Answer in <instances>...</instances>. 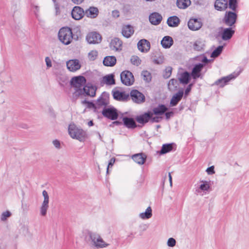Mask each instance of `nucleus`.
Masks as SVG:
<instances>
[{
	"label": "nucleus",
	"instance_id": "obj_1",
	"mask_svg": "<svg viewBox=\"0 0 249 249\" xmlns=\"http://www.w3.org/2000/svg\"><path fill=\"white\" fill-rule=\"evenodd\" d=\"M85 238H89L91 246L96 249H103L109 246V244L106 242L101 235L95 232H92L89 230H85L83 231Z\"/></svg>",
	"mask_w": 249,
	"mask_h": 249
},
{
	"label": "nucleus",
	"instance_id": "obj_2",
	"mask_svg": "<svg viewBox=\"0 0 249 249\" xmlns=\"http://www.w3.org/2000/svg\"><path fill=\"white\" fill-rule=\"evenodd\" d=\"M68 133L72 139L77 140L81 142H84L87 138L86 132L73 123L69 125Z\"/></svg>",
	"mask_w": 249,
	"mask_h": 249
},
{
	"label": "nucleus",
	"instance_id": "obj_3",
	"mask_svg": "<svg viewBox=\"0 0 249 249\" xmlns=\"http://www.w3.org/2000/svg\"><path fill=\"white\" fill-rule=\"evenodd\" d=\"M59 40L65 45H68L71 42L73 36L71 29L69 27L62 28L58 33Z\"/></svg>",
	"mask_w": 249,
	"mask_h": 249
},
{
	"label": "nucleus",
	"instance_id": "obj_4",
	"mask_svg": "<svg viewBox=\"0 0 249 249\" xmlns=\"http://www.w3.org/2000/svg\"><path fill=\"white\" fill-rule=\"evenodd\" d=\"M162 119L161 117L153 116V113L151 111L144 113L143 114L138 116L136 120L140 124H144L151 121L152 122H159Z\"/></svg>",
	"mask_w": 249,
	"mask_h": 249
},
{
	"label": "nucleus",
	"instance_id": "obj_5",
	"mask_svg": "<svg viewBox=\"0 0 249 249\" xmlns=\"http://www.w3.org/2000/svg\"><path fill=\"white\" fill-rule=\"evenodd\" d=\"M86 83V79L82 76L73 77L71 81V84L75 90V93L81 94L83 93V87Z\"/></svg>",
	"mask_w": 249,
	"mask_h": 249
},
{
	"label": "nucleus",
	"instance_id": "obj_6",
	"mask_svg": "<svg viewBox=\"0 0 249 249\" xmlns=\"http://www.w3.org/2000/svg\"><path fill=\"white\" fill-rule=\"evenodd\" d=\"M211 188L210 180L201 179L199 181L196 187V192L201 195H204L208 194Z\"/></svg>",
	"mask_w": 249,
	"mask_h": 249
},
{
	"label": "nucleus",
	"instance_id": "obj_7",
	"mask_svg": "<svg viewBox=\"0 0 249 249\" xmlns=\"http://www.w3.org/2000/svg\"><path fill=\"white\" fill-rule=\"evenodd\" d=\"M43 200L39 208L40 214L45 216L49 208V196L47 192L44 190L42 192Z\"/></svg>",
	"mask_w": 249,
	"mask_h": 249
},
{
	"label": "nucleus",
	"instance_id": "obj_8",
	"mask_svg": "<svg viewBox=\"0 0 249 249\" xmlns=\"http://www.w3.org/2000/svg\"><path fill=\"white\" fill-rule=\"evenodd\" d=\"M122 83L126 86H131L134 82V78L132 73L128 71H123L120 75Z\"/></svg>",
	"mask_w": 249,
	"mask_h": 249
},
{
	"label": "nucleus",
	"instance_id": "obj_9",
	"mask_svg": "<svg viewBox=\"0 0 249 249\" xmlns=\"http://www.w3.org/2000/svg\"><path fill=\"white\" fill-rule=\"evenodd\" d=\"M239 74V72H233L227 76L223 77L216 81L214 85L219 86L220 87H223L231 80L235 79Z\"/></svg>",
	"mask_w": 249,
	"mask_h": 249
},
{
	"label": "nucleus",
	"instance_id": "obj_10",
	"mask_svg": "<svg viewBox=\"0 0 249 249\" xmlns=\"http://www.w3.org/2000/svg\"><path fill=\"white\" fill-rule=\"evenodd\" d=\"M237 19V15L233 12H226L224 17V23L229 26H231L236 22Z\"/></svg>",
	"mask_w": 249,
	"mask_h": 249
},
{
	"label": "nucleus",
	"instance_id": "obj_11",
	"mask_svg": "<svg viewBox=\"0 0 249 249\" xmlns=\"http://www.w3.org/2000/svg\"><path fill=\"white\" fill-rule=\"evenodd\" d=\"M101 35L95 32L89 33L86 36V40L89 44H98L101 41Z\"/></svg>",
	"mask_w": 249,
	"mask_h": 249
},
{
	"label": "nucleus",
	"instance_id": "obj_12",
	"mask_svg": "<svg viewBox=\"0 0 249 249\" xmlns=\"http://www.w3.org/2000/svg\"><path fill=\"white\" fill-rule=\"evenodd\" d=\"M67 69L71 71L75 72L81 67L79 60L75 59L70 60L66 63Z\"/></svg>",
	"mask_w": 249,
	"mask_h": 249
},
{
	"label": "nucleus",
	"instance_id": "obj_13",
	"mask_svg": "<svg viewBox=\"0 0 249 249\" xmlns=\"http://www.w3.org/2000/svg\"><path fill=\"white\" fill-rule=\"evenodd\" d=\"M130 96L133 102L140 104L144 101L145 97L143 94L137 90H133L130 92Z\"/></svg>",
	"mask_w": 249,
	"mask_h": 249
},
{
	"label": "nucleus",
	"instance_id": "obj_14",
	"mask_svg": "<svg viewBox=\"0 0 249 249\" xmlns=\"http://www.w3.org/2000/svg\"><path fill=\"white\" fill-rule=\"evenodd\" d=\"M84 11L83 9L79 6H74L71 12L72 18L75 20H80L84 16Z\"/></svg>",
	"mask_w": 249,
	"mask_h": 249
},
{
	"label": "nucleus",
	"instance_id": "obj_15",
	"mask_svg": "<svg viewBox=\"0 0 249 249\" xmlns=\"http://www.w3.org/2000/svg\"><path fill=\"white\" fill-rule=\"evenodd\" d=\"M202 23L200 19L191 18L188 22L189 28L192 31H197L202 26Z\"/></svg>",
	"mask_w": 249,
	"mask_h": 249
},
{
	"label": "nucleus",
	"instance_id": "obj_16",
	"mask_svg": "<svg viewBox=\"0 0 249 249\" xmlns=\"http://www.w3.org/2000/svg\"><path fill=\"white\" fill-rule=\"evenodd\" d=\"M137 46L139 50L141 52L147 53L150 49V43L147 40L142 39L138 42Z\"/></svg>",
	"mask_w": 249,
	"mask_h": 249
},
{
	"label": "nucleus",
	"instance_id": "obj_17",
	"mask_svg": "<svg viewBox=\"0 0 249 249\" xmlns=\"http://www.w3.org/2000/svg\"><path fill=\"white\" fill-rule=\"evenodd\" d=\"M102 113L103 115L111 120H115L118 117V113L114 108H107L104 109Z\"/></svg>",
	"mask_w": 249,
	"mask_h": 249
},
{
	"label": "nucleus",
	"instance_id": "obj_18",
	"mask_svg": "<svg viewBox=\"0 0 249 249\" xmlns=\"http://www.w3.org/2000/svg\"><path fill=\"white\" fill-rule=\"evenodd\" d=\"M146 158L147 156L143 153L136 154L132 156V159L133 160L139 165L143 164L146 161Z\"/></svg>",
	"mask_w": 249,
	"mask_h": 249
},
{
	"label": "nucleus",
	"instance_id": "obj_19",
	"mask_svg": "<svg viewBox=\"0 0 249 249\" xmlns=\"http://www.w3.org/2000/svg\"><path fill=\"white\" fill-rule=\"evenodd\" d=\"M110 48L116 51H120L122 48V42L118 38L112 39L110 43Z\"/></svg>",
	"mask_w": 249,
	"mask_h": 249
},
{
	"label": "nucleus",
	"instance_id": "obj_20",
	"mask_svg": "<svg viewBox=\"0 0 249 249\" xmlns=\"http://www.w3.org/2000/svg\"><path fill=\"white\" fill-rule=\"evenodd\" d=\"M235 31L231 28H224L221 33V37L224 40H227L231 38Z\"/></svg>",
	"mask_w": 249,
	"mask_h": 249
},
{
	"label": "nucleus",
	"instance_id": "obj_21",
	"mask_svg": "<svg viewBox=\"0 0 249 249\" xmlns=\"http://www.w3.org/2000/svg\"><path fill=\"white\" fill-rule=\"evenodd\" d=\"M113 96L114 99L120 101H125L129 97L128 93L124 91L116 90L113 92Z\"/></svg>",
	"mask_w": 249,
	"mask_h": 249
},
{
	"label": "nucleus",
	"instance_id": "obj_22",
	"mask_svg": "<svg viewBox=\"0 0 249 249\" xmlns=\"http://www.w3.org/2000/svg\"><path fill=\"white\" fill-rule=\"evenodd\" d=\"M134 32V28L129 25H124L122 28V34L126 38L130 37Z\"/></svg>",
	"mask_w": 249,
	"mask_h": 249
},
{
	"label": "nucleus",
	"instance_id": "obj_23",
	"mask_svg": "<svg viewBox=\"0 0 249 249\" xmlns=\"http://www.w3.org/2000/svg\"><path fill=\"white\" fill-rule=\"evenodd\" d=\"M83 92L87 95L93 97L95 95L96 88L90 84H87L83 88Z\"/></svg>",
	"mask_w": 249,
	"mask_h": 249
},
{
	"label": "nucleus",
	"instance_id": "obj_24",
	"mask_svg": "<svg viewBox=\"0 0 249 249\" xmlns=\"http://www.w3.org/2000/svg\"><path fill=\"white\" fill-rule=\"evenodd\" d=\"M183 95V91L182 90H179L177 93L175 94L172 97L170 105L171 107L176 106L179 101L181 99Z\"/></svg>",
	"mask_w": 249,
	"mask_h": 249
},
{
	"label": "nucleus",
	"instance_id": "obj_25",
	"mask_svg": "<svg viewBox=\"0 0 249 249\" xmlns=\"http://www.w3.org/2000/svg\"><path fill=\"white\" fill-rule=\"evenodd\" d=\"M161 16L158 13H153L149 16V21L153 25L159 24L162 20Z\"/></svg>",
	"mask_w": 249,
	"mask_h": 249
},
{
	"label": "nucleus",
	"instance_id": "obj_26",
	"mask_svg": "<svg viewBox=\"0 0 249 249\" xmlns=\"http://www.w3.org/2000/svg\"><path fill=\"white\" fill-rule=\"evenodd\" d=\"M167 110L168 108L164 105H160L154 107L152 112L153 113V115H155V116L160 117V116L163 114Z\"/></svg>",
	"mask_w": 249,
	"mask_h": 249
},
{
	"label": "nucleus",
	"instance_id": "obj_27",
	"mask_svg": "<svg viewBox=\"0 0 249 249\" xmlns=\"http://www.w3.org/2000/svg\"><path fill=\"white\" fill-rule=\"evenodd\" d=\"M85 13L87 17L93 18L98 16L99 11L96 7H90L86 11Z\"/></svg>",
	"mask_w": 249,
	"mask_h": 249
},
{
	"label": "nucleus",
	"instance_id": "obj_28",
	"mask_svg": "<svg viewBox=\"0 0 249 249\" xmlns=\"http://www.w3.org/2000/svg\"><path fill=\"white\" fill-rule=\"evenodd\" d=\"M190 79V74L187 71L180 73L178 76V80L180 83L184 85L187 84Z\"/></svg>",
	"mask_w": 249,
	"mask_h": 249
},
{
	"label": "nucleus",
	"instance_id": "obj_29",
	"mask_svg": "<svg viewBox=\"0 0 249 249\" xmlns=\"http://www.w3.org/2000/svg\"><path fill=\"white\" fill-rule=\"evenodd\" d=\"M116 63V58L114 56H107L104 58L103 64L106 66L112 67Z\"/></svg>",
	"mask_w": 249,
	"mask_h": 249
},
{
	"label": "nucleus",
	"instance_id": "obj_30",
	"mask_svg": "<svg viewBox=\"0 0 249 249\" xmlns=\"http://www.w3.org/2000/svg\"><path fill=\"white\" fill-rule=\"evenodd\" d=\"M173 44V40L171 36H165L161 41V44L164 48H169Z\"/></svg>",
	"mask_w": 249,
	"mask_h": 249
},
{
	"label": "nucleus",
	"instance_id": "obj_31",
	"mask_svg": "<svg viewBox=\"0 0 249 249\" xmlns=\"http://www.w3.org/2000/svg\"><path fill=\"white\" fill-rule=\"evenodd\" d=\"M204 67L202 64L196 65L193 68L192 72V76L194 79H196L200 76V72Z\"/></svg>",
	"mask_w": 249,
	"mask_h": 249
},
{
	"label": "nucleus",
	"instance_id": "obj_32",
	"mask_svg": "<svg viewBox=\"0 0 249 249\" xmlns=\"http://www.w3.org/2000/svg\"><path fill=\"white\" fill-rule=\"evenodd\" d=\"M124 125L129 128H134L136 127V124L133 118L124 117L123 118Z\"/></svg>",
	"mask_w": 249,
	"mask_h": 249
},
{
	"label": "nucleus",
	"instance_id": "obj_33",
	"mask_svg": "<svg viewBox=\"0 0 249 249\" xmlns=\"http://www.w3.org/2000/svg\"><path fill=\"white\" fill-rule=\"evenodd\" d=\"M228 5V1L227 0H216L215 2L214 6L215 9L218 10H225Z\"/></svg>",
	"mask_w": 249,
	"mask_h": 249
},
{
	"label": "nucleus",
	"instance_id": "obj_34",
	"mask_svg": "<svg viewBox=\"0 0 249 249\" xmlns=\"http://www.w3.org/2000/svg\"><path fill=\"white\" fill-rule=\"evenodd\" d=\"M180 22L179 19L177 16L169 17L167 21V24L170 27H177Z\"/></svg>",
	"mask_w": 249,
	"mask_h": 249
},
{
	"label": "nucleus",
	"instance_id": "obj_35",
	"mask_svg": "<svg viewBox=\"0 0 249 249\" xmlns=\"http://www.w3.org/2000/svg\"><path fill=\"white\" fill-rule=\"evenodd\" d=\"M194 49L198 51H201L204 49L205 47V41L202 39L196 40L194 43Z\"/></svg>",
	"mask_w": 249,
	"mask_h": 249
},
{
	"label": "nucleus",
	"instance_id": "obj_36",
	"mask_svg": "<svg viewBox=\"0 0 249 249\" xmlns=\"http://www.w3.org/2000/svg\"><path fill=\"white\" fill-rule=\"evenodd\" d=\"M152 216V211L150 207H148L145 210V212L140 213L139 215L140 218L142 219H148L150 218Z\"/></svg>",
	"mask_w": 249,
	"mask_h": 249
},
{
	"label": "nucleus",
	"instance_id": "obj_37",
	"mask_svg": "<svg viewBox=\"0 0 249 249\" xmlns=\"http://www.w3.org/2000/svg\"><path fill=\"white\" fill-rule=\"evenodd\" d=\"M190 0H177V6L180 9H186L191 4Z\"/></svg>",
	"mask_w": 249,
	"mask_h": 249
},
{
	"label": "nucleus",
	"instance_id": "obj_38",
	"mask_svg": "<svg viewBox=\"0 0 249 249\" xmlns=\"http://www.w3.org/2000/svg\"><path fill=\"white\" fill-rule=\"evenodd\" d=\"M108 103V100L107 97L102 95L97 101L96 105L99 107H104L107 105Z\"/></svg>",
	"mask_w": 249,
	"mask_h": 249
},
{
	"label": "nucleus",
	"instance_id": "obj_39",
	"mask_svg": "<svg viewBox=\"0 0 249 249\" xmlns=\"http://www.w3.org/2000/svg\"><path fill=\"white\" fill-rule=\"evenodd\" d=\"M103 81L107 85H113L115 84V80L113 74H109L104 76Z\"/></svg>",
	"mask_w": 249,
	"mask_h": 249
},
{
	"label": "nucleus",
	"instance_id": "obj_40",
	"mask_svg": "<svg viewBox=\"0 0 249 249\" xmlns=\"http://www.w3.org/2000/svg\"><path fill=\"white\" fill-rule=\"evenodd\" d=\"M173 148L172 145L171 144H163L162 146L161 149L160 151V154H164L167 153L172 150Z\"/></svg>",
	"mask_w": 249,
	"mask_h": 249
},
{
	"label": "nucleus",
	"instance_id": "obj_41",
	"mask_svg": "<svg viewBox=\"0 0 249 249\" xmlns=\"http://www.w3.org/2000/svg\"><path fill=\"white\" fill-rule=\"evenodd\" d=\"M178 85V81L174 79H171L168 83V88L170 90H175Z\"/></svg>",
	"mask_w": 249,
	"mask_h": 249
},
{
	"label": "nucleus",
	"instance_id": "obj_42",
	"mask_svg": "<svg viewBox=\"0 0 249 249\" xmlns=\"http://www.w3.org/2000/svg\"><path fill=\"white\" fill-rule=\"evenodd\" d=\"M98 56V52L96 50H91L88 54V59L90 61L95 60Z\"/></svg>",
	"mask_w": 249,
	"mask_h": 249
},
{
	"label": "nucleus",
	"instance_id": "obj_43",
	"mask_svg": "<svg viewBox=\"0 0 249 249\" xmlns=\"http://www.w3.org/2000/svg\"><path fill=\"white\" fill-rule=\"evenodd\" d=\"M223 47L222 46H218L212 53L211 56L212 57H216L222 53Z\"/></svg>",
	"mask_w": 249,
	"mask_h": 249
},
{
	"label": "nucleus",
	"instance_id": "obj_44",
	"mask_svg": "<svg viewBox=\"0 0 249 249\" xmlns=\"http://www.w3.org/2000/svg\"><path fill=\"white\" fill-rule=\"evenodd\" d=\"M131 62L135 65L138 66L141 63L140 58L136 55L132 56L130 59Z\"/></svg>",
	"mask_w": 249,
	"mask_h": 249
},
{
	"label": "nucleus",
	"instance_id": "obj_45",
	"mask_svg": "<svg viewBox=\"0 0 249 249\" xmlns=\"http://www.w3.org/2000/svg\"><path fill=\"white\" fill-rule=\"evenodd\" d=\"M142 76L143 77V79L146 82H149L151 80V74L148 71H143L142 72Z\"/></svg>",
	"mask_w": 249,
	"mask_h": 249
},
{
	"label": "nucleus",
	"instance_id": "obj_46",
	"mask_svg": "<svg viewBox=\"0 0 249 249\" xmlns=\"http://www.w3.org/2000/svg\"><path fill=\"white\" fill-rule=\"evenodd\" d=\"M11 215V213L9 211H6L3 212L1 213V215L0 216V220L2 221H4L6 220V219L8 217H9Z\"/></svg>",
	"mask_w": 249,
	"mask_h": 249
},
{
	"label": "nucleus",
	"instance_id": "obj_47",
	"mask_svg": "<svg viewBox=\"0 0 249 249\" xmlns=\"http://www.w3.org/2000/svg\"><path fill=\"white\" fill-rule=\"evenodd\" d=\"M176 241L172 237L169 238L167 242V245L169 247H174L176 246Z\"/></svg>",
	"mask_w": 249,
	"mask_h": 249
},
{
	"label": "nucleus",
	"instance_id": "obj_48",
	"mask_svg": "<svg viewBox=\"0 0 249 249\" xmlns=\"http://www.w3.org/2000/svg\"><path fill=\"white\" fill-rule=\"evenodd\" d=\"M172 73V68L170 67H168L166 68L165 70L164 73L163 74V76L165 78H169L171 75Z\"/></svg>",
	"mask_w": 249,
	"mask_h": 249
},
{
	"label": "nucleus",
	"instance_id": "obj_49",
	"mask_svg": "<svg viewBox=\"0 0 249 249\" xmlns=\"http://www.w3.org/2000/svg\"><path fill=\"white\" fill-rule=\"evenodd\" d=\"M237 5V0H230L229 7L232 10H235Z\"/></svg>",
	"mask_w": 249,
	"mask_h": 249
},
{
	"label": "nucleus",
	"instance_id": "obj_50",
	"mask_svg": "<svg viewBox=\"0 0 249 249\" xmlns=\"http://www.w3.org/2000/svg\"><path fill=\"white\" fill-rule=\"evenodd\" d=\"M45 61L47 69H49L52 67V61L50 57L48 56L46 57L45 58Z\"/></svg>",
	"mask_w": 249,
	"mask_h": 249
},
{
	"label": "nucleus",
	"instance_id": "obj_51",
	"mask_svg": "<svg viewBox=\"0 0 249 249\" xmlns=\"http://www.w3.org/2000/svg\"><path fill=\"white\" fill-rule=\"evenodd\" d=\"M53 145L57 149H59L61 148V144L59 141L58 140H53L52 142Z\"/></svg>",
	"mask_w": 249,
	"mask_h": 249
},
{
	"label": "nucleus",
	"instance_id": "obj_52",
	"mask_svg": "<svg viewBox=\"0 0 249 249\" xmlns=\"http://www.w3.org/2000/svg\"><path fill=\"white\" fill-rule=\"evenodd\" d=\"M206 172L208 175H213L215 173L214 166H212L206 169Z\"/></svg>",
	"mask_w": 249,
	"mask_h": 249
},
{
	"label": "nucleus",
	"instance_id": "obj_53",
	"mask_svg": "<svg viewBox=\"0 0 249 249\" xmlns=\"http://www.w3.org/2000/svg\"><path fill=\"white\" fill-rule=\"evenodd\" d=\"M115 158H112L109 160V163L108 164V166H107V173H108L109 168L111 167L113 165V164H114V163L115 162Z\"/></svg>",
	"mask_w": 249,
	"mask_h": 249
},
{
	"label": "nucleus",
	"instance_id": "obj_54",
	"mask_svg": "<svg viewBox=\"0 0 249 249\" xmlns=\"http://www.w3.org/2000/svg\"><path fill=\"white\" fill-rule=\"evenodd\" d=\"M193 85V83L189 84L188 85V86L187 87V88H186V89H185V96H187L188 94H189V93L190 92V91H191Z\"/></svg>",
	"mask_w": 249,
	"mask_h": 249
},
{
	"label": "nucleus",
	"instance_id": "obj_55",
	"mask_svg": "<svg viewBox=\"0 0 249 249\" xmlns=\"http://www.w3.org/2000/svg\"><path fill=\"white\" fill-rule=\"evenodd\" d=\"M33 8L35 14L37 16L39 13V7L36 5H33Z\"/></svg>",
	"mask_w": 249,
	"mask_h": 249
},
{
	"label": "nucleus",
	"instance_id": "obj_56",
	"mask_svg": "<svg viewBox=\"0 0 249 249\" xmlns=\"http://www.w3.org/2000/svg\"><path fill=\"white\" fill-rule=\"evenodd\" d=\"M112 15L114 18H118L119 17V12L117 10H114L112 12Z\"/></svg>",
	"mask_w": 249,
	"mask_h": 249
},
{
	"label": "nucleus",
	"instance_id": "obj_57",
	"mask_svg": "<svg viewBox=\"0 0 249 249\" xmlns=\"http://www.w3.org/2000/svg\"><path fill=\"white\" fill-rule=\"evenodd\" d=\"M165 115L167 119H169L171 116H172L173 114V112H165Z\"/></svg>",
	"mask_w": 249,
	"mask_h": 249
},
{
	"label": "nucleus",
	"instance_id": "obj_58",
	"mask_svg": "<svg viewBox=\"0 0 249 249\" xmlns=\"http://www.w3.org/2000/svg\"><path fill=\"white\" fill-rule=\"evenodd\" d=\"M84 0H71L72 2L75 4H80L84 1Z\"/></svg>",
	"mask_w": 249,
	"mask_h": 249
},
{
	"label": "nucleus",
	"instance_id": "obj_59",
	"mask_svg": "<svg viewBox=\"0 0 249 249\" xmlns=\"http://www.w3.org/2000/svg\"><path fill=\"white\" fill-rule=\"evenodd\" d=\"M168 177H169V182H170V186L172 187V176H171L170 173H168Z\"/></svg>",
	"mask_w": 249,
	"mask_h": 249
},
{
	"label": "nucleus",
	"instance_id": "obj_60",
	"mask_svg": "<svg viewBox=\"0 0 249 249\" xmlns=\"http://www.w3.org/2000/svg\"><path fill=\"white\" fill-rule=\"evenodd\" d=\"M201 61L202 62L205 63H208L209 62V60L205 57H204Z\"/></svg>",
	"mask_w": 249,
	"mask_h": 249
},
{
	"label": "nucleus",
	"instance_id": "obj_61",
	"mask_svg": "<svg viewBox=\"0 0 249 249\" xmlns=\"http://www.w3.org/2000/svg\"><path fill=\"white\" fill-rule=\"evenodd\" d=\"M155 62L157 64H161L163 62L162 59L161 58L160 61H158L157 60H154Z\"/></svg>",
	"mask_w": 249,
	"mask_h": 249
},
{
	"label": "nucleus",
	"instance_id": "obj_62",
	"mask_svg": "<svg viewBox=\"0 0 249 249\" xmlns=\"http://www.w3.org/2000/svg\"><path fill=\"white\" fill-rule=\"evenodd\" d=\"M21 228H23V231H27V227L25 225H22L21 226Z\"/></svg>",
	"mask_w": 249,
	"mask_h": 249
},
{
	"label": "nucleus",
	"instance_id": "obj_63",
	"mask_svg": "<svg viewBox=\"0 0 249 249\" xmlns=\"http://www.w3.org/2000/svg\"><path fill=\"white\" fill-rule=\"evenodd\" d=\"M88 125L89 126H92L93 124V122L92 121H90L89 123H88Z\"/></svg>",
	"mask_w": 249,
	"mask_h": 249
},
{
	"label": "nucleus",
	"instance_id": "obj_64",
	"mask_svg": "<svg viewBox=\"0 0 249 249\" xmlns=\"http://www.w3.org/2000/svg\"><path fill=\"white\" fill-rule=\"evenodd\" d=\"M88 104H89V107H90V106H94V105H93V104H91V103H88Z\"/></svg>",
	"mask_w": 249,
	"mask_h": 249
}]
</instances>
